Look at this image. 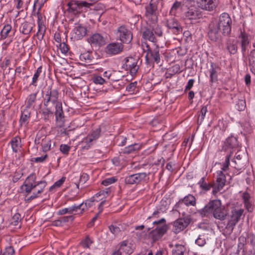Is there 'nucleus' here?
<instances>
[{
  "label": "nucleus",
  "instance_id": "obj_19",
  "mask_svg": "<svg viewBox=\"0 0 255 255\" xmlns=\"http://www.w3.org/2000/svg\"><path fill=\"white\" fill-rule=\"evenodd\" d=\"M197 1L202 9L212 11L216 7L215 0H197Z\"/></svg>",
  "mask_w": 255,
  "mask_h": 255
},
{
  "label": "nucleus",
  "instance_id": "obj_8",
  "mask_svg": "<svg viewBox=\"0 0 255 255\" xmlns=\"http://www.w3.org/2000/svg\"><path fill=\"white\" fill-rule=\"evenodd\" d=\"M54 39L58 43V44L56 45L57 55L59 58V59L56 60L59 62V64H58V65L57 67V71H59L60 73H62V64L61 61L62 60V56L64 54V47L62 46V43H61V38L60 34L59 33H56L55 34Z\"/></svg>",
  "mask_w": 255,
  "mask_h": 255
},
{
  "label": "nucleus",
  "instance_id": "obj_44",
  "mask_svg": "<svg viewBox=\"0 0 255 255\" xmlns=\"http://www.w3.org/2000/svg\"><path fill=\"white\" fill-rule=\"evenodd\" d=\"M181 6V3L178 1H175L174 4H173L170 11V13L172 15H174L175 14L176 10L180 7Z\"/></svg>",
  "mask_w": 255,
  "mask_h": 255
},
{
  "label": "nucleus",
  "instance_id": "obj_53",
  "mask_svg": "<svg viewBox=\"0 0 255 255\" xmlns=\"http://www.w3.org/2000/svg\"><path fill=\"white\" fill-rule=\"evenodd\" d=\"M14 253V251L12 247H9L5 249L2 255H12Z\"/></svg>",
  "mask_w": 255,
  "mask_h": 255
},
{
  "label": "nucleus",
  "instance_id": "obj_62",
  "mask_svg": "<svg viewBox=\"0 0 255 255\" xmlns=\"http://www.w3.org/2000/svg\"><path fill=\"white\" fill-rule=\"evenodd\" d=\"M76 193L74 192L73 194H71V195H66L65 196V199H66V200L68 201V200H72L73 199H74V198L76 197Z\"/></svg>",
  "mask_w": 255,
  "mask_h": 255
},
{
  "label": "nucleus",
  "instance_id": "obj_36",
  "mask_svg": "<svg viewBox=\"0 0 255 255\" xmlns=\"http://www.w3.org/2000/svg\"><path fill=\"white\" fill-rule=\"evenodd\" d=\"M150 26L152 27L153 31H154L155 34L158 36H161L162 35V31L161 29V28L158 26V25H156V23H151V22H148Z\"/></svg>",
  "mask_w": 255,
  "mask_h": 255
},
{
  "label": "nucleus",
  "instance_id": "obj_50",
  "mask_svg": "<svg viewBox=\"0 0 255 255\" xmlns=\"http://www.w3.org/2000/svg\"><path fill=\"white\" fill-rule=\"evenodd\" d=\"M41 72H42V67H39V68H37L36 73L34 74V75L33 76V80H32L33 83H34L37 81L38 78L39 76V74L41 73Z\"/></svg>",
  "mask_w": 255,
  "mask_h": 255
},
{
  "label": "nucleus",
  "instance_id": "obj_38",
  "mask_svg": "<svg viewBox=\"0 0 255 255\" xmlns=\"http://www.w3.org/2000/svg\"><path fill=\"white\" fill-rule=\"evenodd\" d=\"M21 220V217L20 214L18 213H15L12 216L10 220V224L14 226H17Z\"/></svg>",
  "mask_w": 255,
  "mask_h": 255
},
{
  "label": "nucleus",
  "instance_id": "obj_17",
  "mask_svg": "<svg viewBox=\"0 0 255 255\" xmlns=\"http://www.w3.org/2000/svg\"><path fill=\"white\" fill-rule=\"evenodd\" d=\"M101 132V129L100 128H97L96 130L93 131L91 135H88L82 142V144H86L85 145H83L82 146V148L83 149H88L90 146L91 144H89L94 140L97 139L99 135Z\"/></svg>",
  "mask_w": 255,
  "mask_h": 255
},
{
  "label": "nucleus",
  "instance_id": "obj_57",
  "mask_svg": "<svg viewBox=\"0 0 255 255\" xmlns=\"http://www.w3.org/2000/svg\"><path fill=\"white\" fill-rule=\"evenodd\" d=\"M63 182H64V177H62L60 180H59L58 181H56L54 183V184L50 187V190H51L53 188L60 187L61 185H62V184H63Z\"/></svg>",
  "mask_w": 255,
  "mask_h": 255
},
{
  "label": "nucleus",
  "instance_id": "obj_32",
  "mask_svg": "<svg viewBox=\"0 0 255 255\" xmlns=\"http://www.w3.org/2000/svg\"><path fill=\"white\" fill-rule=\"evenodd\" d=\"M233 162L237 165V166H235V168L238 169H241V167L243 164V161L242 159V156H241L238 153H236L235 157L233 159Z\"/></svg>",
  "mask_w": 255,
  "mask_h": 255
},
{
  "label": "nucleus",
  "instance_id": "obj_27",
  "mask_svg": "<svg viewBox=\"0 0 255 255\" xmlns=\"http://www.w3.org/2000/svg\"><path fill=\"white\" fill-rule=\"evenodd\" d=\"M142 37L145 39H148L150 41L155 42L156 38L154 36L152 30L149 28H145L142 32Z\"/></svg>",
  "mask_w": 255,
  "mask_h": 255
},
{
  "label": "nucleus",
  "instance_id": "obj_58",
  "mask_svg": "<svg viewBox=\"0 0 255 255\" xmlns=\"http://www.w3.org/2000/svg\"><path fill=\"white\" fill-rule=\"evenodd\" d=\"M207 112V109L206 106L203 107L201 110V115L199 116V118H200L201 122H202L205 117V116Z\"/></svg>",
  "mask_w": 255,
  "mask_h": 255
},
{
  "label": "nucleus",
  "instance_id": "obj_7",
  "mask_svg": "<svg viewBox=\"0 0 255 255\" xmlns=\"http://www.w3.org/2000/svg\"><path fill=\"white\" fill-rule=\"evenodd\" d=\"M157 5L155 3L150 2L146 7L145 16L148 22L156 23L158 20L157 15Z\"/></svg>",
  "mask_w": 255,
  "mask_h": 255
},
{
  "label": "nucleus",
  "instance_id": "obj_28",
  "mask_svg": "<svg viewBox=\"0 0 255 255\" xmlns=\"http://www.w3.org/2000/svg\"><path fill=\"white\" fill-rule=\"evenodd\" d=\"M239 38L241 39L242 50L243 51H245L250 42L249 36L246 33L241 32Z\"/></svg>",
  "mask_w": 255,
  "mask_h": 255
},
{
  "label": "nucleus",
  "instance_id": "obj_56",
  "mask_svg": "<svg viewBox=\"0 0 255 255\" xmlns=\"http://www.w3.org/2000/svg\"><path fill=\"white\" fill-rule=\"evenodd\" d=\"M109 228L111 232L114 234H117L120 232V229L117 226L111 225Z\"/></svg>",
  "mask_w": 255,
  "mask_h": 255
},
{
  "label": "nucleus",
  "instance_id": "obj_26",
  "mask_svg": "<svg viewBox=\"0 0 255 255\" xmlns=\"http://www.w3.org/2000/svg\"><path fill=\"white\" fill-rule=\"evenodd\" d=\"M46 27L43 23L42 19L39 18V21L38 22V30L36 33V36L38 40H42L43 39Z\"/></svg>",
  "mask_w": 255,
  "mask_h": 255
},
{
  "label": "nucleus",
  "instance_id": "obj_34",
  "mask_svg": "<svg viewBox=\"0 0 255 255\" xmlns=\"http://www.w3.org/2000/svg\"><path fill=\"white\" fill-rule=\"evenodd\" d=\"M211 69L210 70V77L211 82H215L217 81V68L213 67V64H211Z\"/></svg>",
  "mask_w": 255,
  "mask_h": 255
},
{
  "label": "nucleus",
  "instance_id": "obj_37",
  "mask_svg": "<svg viewBox=\"0 0 255 255\" xmlns=\"http://www.w3.org/2000/svg\"><path fill=\"white\" fill-rule=\"evenodd\" d=\"M17 3L16 8L20 9L24 7H27L30 2V0H14Z\"/></svg>",
  "mask_w": 255,
  "mask_h": 255
},
{
  "label": "nucleus",
  "instance_id": "obj_25",
  "mask_svg": "<svg viewBox=\"0 0 255 255\" xmlns=\"http://www.w3.org/2000/svg\"><path fill=\"white\" fill-rule=\"evenodd\" d=\"M236 139L234 137L228 138L226 139L224 143L223 149L225 151L229 150L231 152L230 149H233L236 146Z\"/></svg>",
  "mask_w": 255,
  "mask_h": 255
},
{
  "label": "nucleus",
  "instance_id": "obj_14",
  "mask_svg": "<svg viewBox=\"0 0 255 255\" xmlns=\"http://www.w3.org/2000/svg\"><path fill=\"white\" fill-rule=\"evenodd\" d=\"M149 173L145 172L139 173L127 176L125 178V182L127 184H136L144 180Z\"/></svg>",
  "mask_w": 255,
  "mask_h": 255
},
{
  "label": "nucleus",
  "instance_id": "obj_30",
  "mask_svg": "<svg viewBox=\"0 0 255 255\" xmlns=\"http://www.w3.org/2000/svg\"><path fill=\"white\" fill-rule=\"evenodd\" d=\"M249 66L252 73L255 75V50L252 51L250 55Z\"/></svg>",
  "mask_w": 255,
  "mask_h": 255
},
{
  "label": "nucleus",
  "instance_id": "obj_55",
  "mask_svg": "<svg viewBox=\"0 0 255 255\" xmlns=\"http://www.w3.org/2000/svg\"><path fill=\"white\" fill-rule=\"evenodd\" d=\"M231 156V154L227 155L226 160L225 163L223 164V167L222 168L223 170L225 171L228 168L229 163H230V157Z\"/></svg>",
  "mask_w": 255,
  "mask_h": 255
},
{
  "label": "nucleus",
  "instance_id": "obj_47",
  "mask_svg": "<svg viewBox=\"0 0 255 255\" xmlns=\"http://www.w3.org/2000/svg\"><path fill=\"white\" fill-rule=\"evenodd\" d=\"M36 97V94H32L29 95L28 99H27L28 107H29L31 105L35 102Z\"/></svg>",
  "mask_w": 255,
  "mask_h": 255
},
{
  "label": "nucleus",
  "instance_id": "obj_43",
  "mask_svg": "<svg viewBox=\"0 0 255 255\" xmlns=\"http://www.w3.org/2000/svg\"><path fill=\"white\" fill-rule=\"evenodd\" d=\"M125 63L124 65V68L128 70L129 68H131V64H133V61H135V59L132 57H128L125 58Z\"/></svg>",
  "mask_w": 255,
  "mask_h": 255
},
{
  "label": "nucleus",
  "instance_id": "obj_6",
  "mask_svg": "<svg viewBox=\"0 0 255 255\" xmlns=\"http://www.w3.org/2000/svg\"><path fill=\"white\" fill-rule=\"evenodd\" d=\"M116 38L120 40L122 43L128 44L132 39V35L129 30L125 26H120L115 31Z\"/></svg>",
  "mask_w": 255,
  "mask_h": 255
},
{
  "label": "nucleus",
  "instance_id": "obj_60",
  "mask_svg": "<svg viewBox=\"0 0 255 255\" xmlns=\"http://www.w3.org/2000/svg\"><path fill=\"white\" fill-rule=\"evenodd\" d=\"M79 6H85L89 7L90 6L92 5V4L91 3H88L86 1H82L80 2H77Z\"/></svg>",
  "mask_w": 255,
  "mask_h": 255
},
{
  "label": "nucleus",
  "instance_id": "obj_63",
  "mask_svg": "<svg viewBox=\"0 0 255 255\" xmlns=\"http://www.w3.org/2000/svg\"><path fill=\"white\" fill-rule=\"evenodd\" d=\"M194 80L193 79H190L188 81V84L186 86V90H190L193 85Z\"/></svg>",
  "mask_w": 255,
  "mask_h": 255
},
{
  "label": "nucleus",
  "instance_id": "obj_1",
  "mask_svg": "<svg viewBox=\"0 0 255 255\" xmlns=\"http://www.w3.org/2000/svg\"><path fill=\"white\" fill-rule=\"evenodd\" d=\"M232 20L227 13H222L218 20L212 22L209 26V38L211 40L217 42L221 37V33L228 35L231 31Z\"/></svg>",
  "mask_w": 255,
  "mask_h": 255
},
{
  "label": "nucleus",
  "instance_id": "obj_20",
  "mask_svg": "<svg viewBox=\"0 0 255 255\" xmlns=\"http://www.w3.org/2000/svg\"><path fill=\"white\" fill-rule=\"evenodd\" d=\"M133 251V245L126 241L122 242L118 251L120 255H129Z\"/></svg>",
  "mask_w": 255,
  "mask_h": 255
},
{
  "label": "nucleus",
  "instance_id": "obj_61",
  "mask_svg": "<svg viewBox=\"0 0 255 255\" xmlns=\"http://www.w3.org/2000/svg\"><path fill=\"white\" fill-rule=\"evenodd\" d=\"M88 179V175L87 174H83L80 177L79 179L80 182L85 183Z\"/></svg>",
  "mask_w": 255,
  "mask_h": 255
},
{
  "label": "nucleus",
  "instance_id": "obj_45",
  "mask_svg": "<svg viewBox=\"0 0 255 255\" xmlns=\"http://www.w3.org/2000/svg\"><path fill=\"white\" fill-rule=\"evenodd\" d=\"M117 179L114 177L105 179L102 182V184L105 186H108L111 184L115 183Z\"/></svg>",
  "mask_w": 255,
  "mask_h": 255
},
{
  "label": "nucleus",
  "instance_id": "obj_4",
  "mask_svg": "<svg viewBox=\"0 0 255 255\" xmlns=\"http://www.w3.org/2000/svg\"><path fill=\"white\" fill-rule=\"evenodd\" d=\"M244 210L241 209H233L229 215V219L226 227V232L230 234L233 232L234 227L239 221L242 217Z\"/></svg>",
  "mask_w": 255,
  "mask_h": 255
},
{
  "label": "nucleus",
  "instance_id": "obj_10",
  "mask_svg": "<svg viewBox=\"0 0 255 255\" xmlns=\"http://www.w3.org/2000/svg\"><path fill=\"white\" fill-rule=\"evenodd\" d=\"M95 200L91 199L90 200H86L85 202H83L77 206L74 205L72 207H68L65 208V214L66 213H72L74 211H77L78 209H81L82 211H84L86 209L91 207Z\"/></svg>",
  "mask_w": 255,
  "mask_h": 255
},
{
  "label": "nucleus",
  "instance_id": "obj_13",
  "mask_svg": "<svg viewBox=\"0 0 255 255\" xmlns=\"http://www.w3.org/2000/svg\"><path fill=\"white\" fill-rule=\"evenodd\" d=\"M218 174L216 182L214 183V189L212 190V194L214 195L222 189L226 182V177L222 171H220Z\"/></svg>",
  "mask_w": 255,
  "mask_h": 255
},
{
  "label": "nucleus",
  "instance_id": "obj_5",
  "mask_svg": "<svg viewBox=\"0 0 255 255\" xmlns=\"http://www.w3.org/2000/svg\"><path fill=\"white\" fill-rule=\"evenodd\" d=\"M153 224L156 225L157 227L150 233V236L154 241H156L166 232L167 226L165 225V220L163 218L153 222Z\"/></svg>",
  "mask_w": 255,
  "mask_h": 255
},
{
  "label": "nucleus",
  "instance_id": "obj_29",
  "mask_svg": "<svg viewBox=\"0 0 255 255\" xmlns=\"http://www.w3.org/2000/svg\"><path fill=\"white\" fill-rule=\"evenodd\" d=\"M185 251L186 248L184 246L176 244L172 250V255H183Z\"/></svg>",
  "mask_w": 255,
  "mask_h": 255
},
{
  "label": "nucleus",
  "instance_id": "obj_48",
  "mask_svg": "<svg viewBox=\"0 0 255 255\" xmlns=\"http://www.w3.org/2000/svg\"><path fill=\"white\" fill-rule=\"evenodd\" d=\"M138 68V66L135 60L133 61V64H131V68H129L128 70H129L131 75H133L137 71Z\"/></svg>",
  "mask_w": 255,
  "mask_h": 255
},
{
  "label": "nucleus",
  "instance_id": "obj_46",
  "mask_svg": "<svg viewBox=\"0 0 255 255\" xmlns=\"http://www.w3.org/2000/svg\"><path fill=\"white\" fill-rule=\"evenodd\" d=\"M139 146L137 144L129 145L128 147L126 148L125 152L130 153L136 149H139Z\"/></svg>",
  "mask_w": 255,
  "mask_h": 255
},
{
  "label": "nucleus",
  "instance_id": "obj_41",
  "mask_svg": "<svg viewBox=\"0 0 255 255\" xmlns=\"http://www.w3.org/2000/svg\"><path fill=\"white\" fill-rule=\"evenodd\" d=\"M227 48L231 54H235L237 52L238 47L236 42H232L228 44Z\"/></svg>",
  "mask_w": 255,
  "mask_h": 255
},
{
  "label": "nucleus",
  "instance_id": "obj_18",
  "mask_svg": "<svg viewBox=\"0 0 255 255\" xmlns=\"http://www.w3.org/2000/svg\"><path fill=\"white\" fill-rule=\"evenodd\" d=\"M185 16L189 19H196L202 16L201 12L195 6H190L185 12Z\"/></svg>",
  "mask_w": 255,
  "mask_h": 255
},
{
  "label": "nucleus",
  "instance_id": "obj_31",
  "mask_svg": "<svg viewBox=\"0 0 255 255\" xmlns=\"http://www.w3.org/2000/svg\"><path fill=\"white\" fill-rule=\"evenodd\" d=\"M32 28V27L30 23L27 22H24L21 24L20 31L24 34H28L31 32Z\"/></svg>",
  "mask_w": 255,
  "mask_h": 255
},
{
  "label": "nucleus",
  "instance_id": "obj_51",
  "mask_svg": "<svg viewBox=\"0 0 255 255\" xmlns=\"http://www.w3.org/2000/svg\"><path fill=\"white\" fill-rule=\"evenodd\" d=\"M92 243V241L88 237H86L84 241H83L81 244L84 248H89L90 245Z\"/></svg>",
  "mask_w": 255,
  "mask_h": 255
},
{
  "label": "nucleus",
  "instance_id": "obj_22",
  "mask_svg": "<svg viewBox=\"0 0 255 255\" xmlns=\"http://www.w3.org/2000/svg\"><path fill=\"white\" fill-rule=\"evenodd\" d=\"M90 42L98 46H101L105 44V39L102 35L99 33L94 34L90 37Z\"/></svg>",
  "mask_w": 255,
  "mask_h": 255
},
{
  "label": "nucleus",
  "instance_id": "obj_15",
  "mask_svg": "<svg viewBox=\"0 0 255 255\" xmlns=\"http://www.w3.org/2000/svg\"><path fill=\"white\" fill-rule=\"evenodd\" d=\"M124 48L122 43L113 42L109 44L106 47L107 53L111 55H115L121 52Z\"/></svg>",
  "mask_w": 255,
  "mask_h": 255
},
{
  "label": "nucleus",
  "instance_id": "obj_16",
  "mask_svg": "<svg viewBox=\"0 0 255 255\" xmlns=\"http://www.w3.org/2000/svg\"><path fill=\"white\" fill-rule=\"evenodd\" d=\"M147 51L146 55V60H152L158 63L160 62V54L159 52V48L156 46L154 48H150L147 45Z\"/></svg>",
  "mask_w": 255,
  "mask_h": 255
},
{
  "label": "nucleus",
  "instance_id": "obj_49",
  "mask_svg": "<svg viewBox=\"0 0 255 255\" xmlns=\"http://www.w3.org/2000/svg\"><path fill=\"white\" fill-rule=\"evenodd\" d=\"M239 111H243L246 107V103L244 100H239L236 105Z\"/></svg>",
  "mask_w": 255,
  "mask_h": 255
},
{
  "label": "nucleus",
  "instance_id": "obj_39",
  "mask_svg": "<svg viewBox=\"0 0 255 255\" xmlns=\"http://www.w3.org/2000/svg\"><path fill=\"white\" fill-rule=\"evenodd\" d=\"M30 113L27 109H25L21 113L20 122L25 123L30 117Z\"/></svg>",
  "mask_w": 255,
  "mask_h": 255
},
{
  "label": "nucleus",
  "instance_id": "obj_52",
  "mask_svg": "<svg viewBox=\"0 0 255 255\" xmlns=\"http://www.w3.org/2000/svg\"><path fill=\"white\" fill-rule=\"evenodd\" d=\"M195 242L198 246L201 247L204 246L206 243L205 239L204 238H202L201 235H199Z\"/></svg>",
  "mask_w": 255,
  "mask_h": 255
},
{
  "label": "nucleus",
  "instance_id": "obj_24",
  "mask_svg": "<svg viewBox=\"0 0 255 255\" xmlns=\"http://www.w3.org/2000/svg\"><path fill=\"white\" fill-rule=\"evenodd\" d=\"M184 203L186 206H194L196 204V199L194 196L189 194L185 196L182 200H180L176 205V206H179Z\"/></svg>",
  "mask_w": 255,
  "mask_h": 255
},
{
  "label": "nucleus",
  "instance_id": "obj_40",
  "mask_svg": "<svg viewBox=\"0 0 255 255\" xmlns=\"http://www.w3.org/2000/svg\"><path fill=\"white\" fill-rule=\"evenodd\" d=\"M19 138L15 137L11 141V147L14 152H16L19 147Z\"/></svg>",
  "mask_w": 255,
  "mask_h": 255
},
{
  "label": "nucleus",
  "instance_id": "obj_64",
  "mask_svg": "<svg viewBox=\"0 0 255 255\" xmlns=\"http://www.w3.org/2000/svg\"><path fill=\"white\" fill-rule=\"evenodd\" d=\"M137 255H153V254L151 251L146 250L140 253Z\"/></svg>",
  "mask_w": 255,
  "mask_h": 255
},
{
  "label": "nucleus",
  "instance_id": "obj_9",
  "mask_svg": "<svg viewBox=\"0 0 255 255\" xmlns=\"http://www.w3.org/2000/svg\"><path fill=\"white\" fill-rule=\"evenodd\" d=\"M44 105L47 107V110L56 103L58 100V93L56 90L48 91L44 96Z\"/></svg>",
  "mask_w": 255,
  "mask_h": 255
},
{
  "label": "nucleus",
  "instance_id": "obj_35",
  "mask_svg": "<svg viewBox=\"0 0 255 255\" xmlns=\"http://www.w3.org/2000/svg\"><path fill=\"white\" fill-rule=\"evenodd\" d=\"M11 30V26L9 24H6L5 25L2 29L1 31L0 34H1V39H4L6 38L9 32Z\"/></svg>",
  "mask_w": 255,
  "mask_h": 255
},
{
  "label": "nucleus",
  "instance_id": "obj_21",
  "mask_svg": "<svg viewBox=\"0 0 255 255\" xmlns=\"http://www.w3.org/2000/svg\"><path fill=\"white\" fill-rule=\"evenodd\" d=\"M166 25L168 28L172 29L173 32L176 34H178L182 31V27L174 18L167 19Z\"/></svg>",
  "mask_w": 255,
  "mask_h": 255
},
{
  "label": "nucleus",
  "instance_id": "obj_23",
  "mask_svg": "<svg viewBox=\"0 0 255 255\" xmlns=\"http://www.w3.org/2000/svg\"><path fill=\"white\" fill-rule=\"evenodd\" d=\"M75 38L77 39H81L87 33V28L81 24H78L74 28Z\"/></svg>",
  "mask_w": 255,
  "mask_h": 255
},
{
  "label": "nucleus",
  "instance_id": "obj_42",
  "mask_svg": "<svg viewBox=\"0 0 255 255\" xmlns=\"http://www.w3.org/2000/svg\"><path fill=\"white\" fill-rule=\"evenodd\" d=\"M204 179V178H202V180H203V181L200 184L201 188L205 191H208V190H210L211 188H212L213 190L214 186V183L213 184H212V183L207 184L203 181Z\"/></svg>",
  "mask_w": 255,
  "mask_h": 255
},
{
  "label": "nucleus",
  "instance_id": "obj_59",
  "mask_svg": "<svg viewBox=\"0 0 255 255\" xmlns=\"http://www.w3.org/2000/svg\"><path fill=\"white\" fill-rule=\"evenodd\" d=\"M136 82L131 83L127 86L126 89L129 92H131L134 90L136 86Z\"/></svg>",
  "mask_w": 255,
  "mask_h": 255
},
{
  "label": "nucleus",
  "instance_id": "obj_12",
  "mask_svg": "<svg viewBox=\"0 0 255 255\" xmlns=\"http://www.w3.org/2000/svg\"><path fill=\"white\" fill-rule=\"evenodd\" d=\"M55 115L56 116V125L57 128H61L64 126V115L61 103L56 104Z\"/></svg>",
  "mask_w": 255,
  "mask_h": 255
},
{
  "label": "nucleus",
  "instance_id": "obj_54",
  "mask_svg": "<svg viewBox=\"0 0 255 255\" xmlns=\"http://www.w3.org/2000/svg\"><path fill=\"white\" fill-rule=\"evenodd\" d=\"M94 82L95 84H103L105 82V79H104L101 76H96L94 78Z\"/></svg>",
  "mask_w": 255,
  "mask_h": 255
},
{
  "label": "nucleus",
  "instance_id": "obj_3",
  "mask_svg": "<svg viewBox=\"0 0 255 255\" xmlns=\"http://www.w3.org/2000/svg\"><path fill=\"white\" fill-rule=\"evenodd\" d=\"M35 179V175L33 173L31 174L27 177L24 184L22 186V190L25 191L26 193H29L32 189H34L36 191V194L33 193V195L27 198V200H31L35 198L37 196V194L41 193L43 188L46 186V182L45 181L36 182Z\"/></svg>",
  "mask_w": 255,
  "mask_h": 255
},
{
  "label": "nucleus",
  "instance_id": "obj_11",
  "mask_svg": "<svg viewBox=\"0 0 255 255\" xmlns=\"http://www.w3.org/2000/svg\"><path fill=\"white\" fill-rule=\"evenodd\" d=\"M190 223V220L186 218H180L173 223L172 231L175 234L183 231Z\"/></svg>",
  "mask_w": 255,
  "mask_h": 255
},
{
  "label": "nucleus",
  "instance_id": "obj_33",
  "mask_svg": "<svg viewBox=\"0 0 255 255\" xmlns=\"http://www.w3.org/2000/svg\"><path fill=\"white\" fill-rule=\"evenodd\" d=\"M68 8L67 11L69 12L75 13L77 12V8L79 6L77 2L71 1L67 4Z\"/></svg>",
  "mask_w": 255,
  "mask_h": 255
},
{
  "label": "nucleus",
  "instance_id": "obj_2",
  "mask_svg": "<svg viewBox=\"0 0 255 255\" xmlns=\"http://www.w3.org/2000/svg\"><path fill=\"white\" fill-rule=\"evenodd\" d=\"M202 216H207L213 213L215 218L224 220L228 214L226 209L221 206V202L219 200H213L210 201L202 209L199 211Z\"/></svg>",
  "mask_w": 255,
  "mask_h": 255
}]
</instances>
